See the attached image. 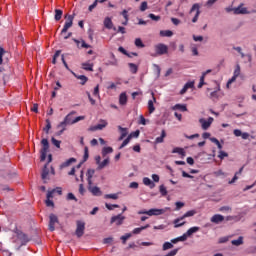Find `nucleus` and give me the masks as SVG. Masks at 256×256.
<instances>
[{"label": "nucleus", "instance_id": "1", "mask_svg": "<svg viewBox=\"0 0 256 256\" xmlns=\"http://www.w3.org/2000/svg\"><path fill=\"white\" fill-rule=\"evenodd\" d=\"M75 112H71L70 114H68L65 118L64 121H62L59 125V127H62V130L58 133V135H62L63 131H65V127H67V125H75V123H79V121H83L85 119V116H78L76 118H73V114Z\"/></svg>", "mask_w": 256, "mask_h": 256}, {"label": "nucleus", "instance_id": "2", "mask_svg": "<svg viewBox=\"0 0 256 256\" xmlns=\"http://www.w3.org/2000/svg\"><path fill=\"white\" fill-rule=\"evenodd\" d=\"M12 242L18 245H27V243H29V237H27L25 233L16 230L13 234Z\"/></svg>", "mask_w": 256, "mask_h": 256}, {"label": "nucleus", "instance_id": "3", "mask_svg": "<svg viewBox=\"0 0 256 256\" xmlns=\"http://www.w3.org/2000/svg\"><path fill=\"white\" fill-rule=\"evenodd\" d=\"M194 215H197V211L189 210L182 217L175 219L173 221L175 229H177L179 227H183V225H185V222H182V224H179V221H183V219H187V217H193Z\"/></svg>", "mask_w": 256, "mask_h": 256}, {"label": "nucleus", "instance_id": "4", "mask_svg": "<svg viewBox=\"0 0 256 256\" xmlns=\"http://www.w3.org/2000/svg\"><path fill=\"white\" fill-rule=\"evenodd\" d=\"M165 213V209L152 208L150 210H140L138 211V215H148L149 217L163 215Z\"/></svg>", "mask_w": 256, "mask_h": 256}, {"label": "nucleus", "instance_id": "5", "mask_svg": "<svg viewBox=\"0 0 256 256\" xmlns=\"http://www.w3.org/2000/svg\"><path fill=\"white\" fill-rule=\"evenodd\" d=\"M41 145H42V148L40 150V153H41L40 159L41 161H45L47 159V153H49V140H47V138H43L41 140Z\"/></svg>", "mask_w": 256, "mask_h": 256}, {"label": "nucleus", "instance_id": "6", "mask_svg": "<svg viewBox=\"0 0 256 256\" xmlns=\"http://www.w3.org/2000/svg\"><path fill=\"white\" fill-rule=\"evenodd\" d=\"M66 22L64 24V27L61 31V33H67V31H69V29H71V27H73V20L75 19V17L73 15H69L67 14L65 16Z\"/></svg>", "mask_w": 256, "mask_h": 256}, {"label": "nucleus", "instance_id": "7", "mask_svg": "<svg viewBox=\"0 0 256 256\" xmlns=\"http://www.w3.org/2000/svg\"><path fill=\"white\" fill-rule=\"evenodd\" d=\"M156 54H151L152 57H157V55H165L169 51V47L165 44H158L155 46Z\"/></svg>", "mask_w": 256, "mask_h": 256}, {"label": "nucleus", "instance_id": "8", "mask_svg": "<svg viewBox=\"0 0 256 256\" xmlns=\"http://www.w3.org/2000/svg\"><path fill=\"white\" fill-rule=\"evenodd\" d=\"M213 121H215V119L213 117H209L208 119H205V118L199 119V123H200L203 131H207V129H209V127H211V125H213Z\"/></svg>", "mask_w": 256, "mask_h": 256}, {"label": "nucleus", "instance_id": "9", "mask_svg": "<svg viewBox=\"0 0 256 256\" xmlns=\"http://www.w3.org/2000/svg\"><path fill=\"white\" fill-rule=\"evenodd\" d=\"M196 11L195 16L192 19V23H197L199 21V16L201 15V5L199 3H195L192 5V8L190 9V13H193Z\"/></svg>", "mask_w": 256, "mask_h": 256}, {"label": "nucleus", "instance_id": "10", "mask_svg": "<svg viewBox=\"0 0 256 256\" xmlns=\"http://www.w3.org/2000/svg\"><path fill=\"white\" fill-rule=\"evenodd\" d=\"M107 125H109V123L107 122V120H103L101 119L99 121V124L95 125V126H91L88 131H103V129H105V127H107Z\"/></svg>", "mask_w": 256, "mask_h": 256}, {"label": "nucleus", "instance_id": "11", "mask_svg": "<svg viewBox=\"0 0 256 256\" xmlns=\"http://www.w3.org/2000/svg\"><path fill=\"white\" fill-rule=\"evenodd\" d=\"M124 221H125V216H123V214H118L116 216L111 217L110 223L111 225L115 223L117 226H119V225H123Z\"/></svg>", "mask_w": 256, "mask_h": 256}, {"label": "nucleus", "instance_id": "12", "mask_svg": "<svg viewBox=\"0 0 256 256\" xmlns=\"http://www.w3.org/2000/svg\"><path fill=\"white\" fill-rule=\"evenodd\" d=\"M88 190L95 197H101V195H103V192H101V189L97 186H93V184H88Z\"/></svg>", "mask_w": 256, "mask_h": 256}, {"label": "nucleus", "instance_id": "13", "mask_svg": "<svg viewBox=\"0 0 256 256\" xmlns=\"http://www.w3.org/2000/svg\"><path fill=\"white\" fill-rule=\"evenodd\" d=\"M85 233V223L83 221H77L76 235L77 237H83Z\"/></svg>", "mask_w": 256, "mask_h": 256}, {"label": "nucleus", "instance_id": "14", "mask_svg": "<svg viewBox=\"0 0 256 256\" xmlns=\"http://www.w3.org/2000/svg\"><path fill=\"white\" fill-rule=\"evenodd\" d=\"M195 87V81L187 82L180 91V95H185L188 89H193Z\"/></svg>", "mask_w": 256, "mask_h": 256}, {"label": "nucleus", "instance_id": "15", "mask_svg": "<svg viewBox=\"0 0 256 256\" xmlns=\"http://www.w3.org/2000/svg\"><path fill=\"white\" fill-rule=\"evenodd\" d=\"M59 220L55 214L50 215L49 229L50 231H55V223H58Z\"/></svg>", "mask_w": 256, "mask_h": 256}, {"label": "nucleus", "instance_id": "16", "mask_svg": "<svg viewBox=\"0 0 256 256\" xmlns=\"http://www.w3.org/2000/svg\"><path fill=\"white\" fill-rule=\"evenodd\" d=\"M157 99H155V96L152 97V100L148 101V113L149 115L155 113V102Z\"/></svg>", "mask_w": 256, "mask_h": 256}, {"label": "nucleus", "instance_id": "17", "mask_svg": "<svg viewBox=\"0 0 256 256\" xmlns=\"http://www.w3.org/2000/svg\"><path fill=\"white\" fill-rule=\"evenodd\" d=\"M223 221H225V217L221 214H216L214 216L211 217V223H223Z\"/></svg>", "mask_w": 256, "mask_h": 256}, {"label": "nucleus", "instance_id": "18", "mask_svg": "<svg viewBox=\"0 0 256 256\" xmlns=\"http://www.w3.org/2000/svg\"><path fill=\"white\" fill-rule=\"evenodd\" d=\"M172 111H181L182 113L187 112L186 104H176L172 107Z\"/></svg>", "mask_w": 256, "mask_h": 256}, {"label": "nucleus", "instance_id": "19", "mask_svg": "<svg viewBox=\"0 0 256 256\" xmlns=\"http://www.w3.org/2000/svg\"><path fill=\"white\" fill-rule=\"evenodd\" d=\"M93 175H95V170L94 169H88L86 173L88 185H93Z\"/></svg>", "mask_w": 256, "mask_h": 256}, {"label": "nucleus", "instance_id": "20", "mask_svg": "<svg viewBox=\"0 0 256 256\" xmlns=\"http://www.w3.org/2000/svg\"><path fill=\"white\" fill-rule=\"evenodd\" d=\"M143 184L146 185V187H149L150 189H155V183L149 177L143 178Z\"/></svg>", "mask_w": 256, "mask_h": 256}, {"label": "nucleus", "instance_id": "21", "mask_svg": "<svg viewBox=\"0 0 256 256\" xmlns=\"http://www.w3.org/2000/svg\"><path fill=\"white\" fill-rule=\"evenodd\" d=\"M119 131L121 132L120 137L118 138V141H123L127 135H129V132L127 131V128H123L121 126H118Z\"/></svg>", "mask_w": 256, "mask_h": 256}, {"label": "nucleus", "instance_id": "22", "mask_svg": "<svg viewBox=\"0 0 256 256\" xmlns=\"http://www.w3.org/2000/svg\"><path fill=\"white\" fill-rule=\"evenodd\" d=\"M74 42L76 43L77 47H82V49H91V45L86 44L85 40L79 41L77 39H74Z\"/></svg>", "mask_w": 256, "mask_h": 256}, {"label": "nucleus", "instance_id": "23", "mask_svg": "<svg viewBox=\"0 0 256 256\" xmlns=\"http://www.w3.org/2000/svg\"><path fill=\"white\" fill-rule=\"evenodd\" d=\"M72 75H74V77L76 79H79V81H81L80 84H82V85H85V83H87V81H89V78H87V76H85V75H77L74 72H72Z\"/></svg>", "mask_w": 256, "mask_h": 256}, {"label": "nucleus", "instance_id": "24", "mask_svg": "<svg viewBox=\"0 0 256 256\" xmlns=\"http://www.w3.org/2000/svg\"><path fill=\"white\" fill-rule=\"evenodd\" d=\"M127 92H122L119 96V105H127Z\"/></svg>", "mask_w": 256, "mask_h": 256}, {"label": "nucleus", "instance_id": "25", "mask_svg": "<svg viewBox=\"0 0 256 256\" xmlns=\"http://www.w3.org/2000/svg\"><path fill=\"white\" fill-rule=\"evenodd\" d=\"M104 27H106V29H113V21L111 20V18L106 17L104 19Z\"/></svg>", "mask_w": 256, "mask_h": 256}, {"label": "nucleus", "instance_id": "26", "mask_svg": "<svg viewBox=\"0 0 256 256\" xmlns=\"http://www.w3.org/2000/svg\"><path fill=\"white\" fill-rule=\"evenodd\" d=\"M166 137H167V132H165V130H162L161 136H159L155 139V143H163V141H165Z\"/></svg>", "mask_w": 256, "mask_h": 256}, {"label": "nucleus", "instance_id": "27", "mask_svg": "<svg viewBox=\"0 0 256 256\" xmlns=\"http://www.w3.org/2000/svg\"><path fill=\"white\" fill-rule=\"evenodd\" d=\"M82 69H84V71H93V63H90V62L82 63Z\"/></svg>", "mask_w": 256, "mask_h": 256}, {"label": "nucleus", "instance_id": "28", "mask_svg": "<svg viewBox=\"0 0 256 256\" xmlns=\"http://www.w3.org/2000/svg\"><path fill=\"white\" fill-rule=\"evenodd\" d=\"M172 153H178V155H181L182 159L185 157V150L180 147H176L172 150Z\"/></svg>", "mask_w": 256, "mask_h": 256}, {"label": "nucleus", "instance_id": "29", "mask_svg": "<svg viewBox=\"0 0 256 256\" xmlns=\"http://www.w3.org/2000/svg\"><path fill=\"white\" fill-rule=\"evenodd\" d=\"M200 227L198 226H194V227H191L190 229L187 230V235L188 237H191V235H193V233H197V231H200Z\"/></svg>", "mask_w": 256, "mask_h": 256}, {"label": "nucleus", "instance_id": "30", "mask_svg": "<svg viewBox=\"0 0 256 256\" xmlns=\"http://www.w3.org/2000/svg\"><path fill=\"white\" fill-rule=\"evenodd\" d=\"M113 152V148L111 147H104L102 149V157H107V155H109V153H112Z\"/></svg>", "mask_w": 256, "mask_h": 256}, {"label": "nucleus", "instance_id": "31", "mask_svg": "<svg viewBox=\"0 0 256 256\" xmlns=\"http://www.w3.org/2000/svg\"><path fill=\"white\" fill-rule=\"evenodd\" d=\"M161 37H173V31L171 30H162L160 31Z\"/></svg>", "mask_w": 256, "mask_h": 256}, {"label": "nucleus", "instance_id": "32", "mask_svg": "<svg viewBox=\"0 0 256 256\" xmlns=\"http://www.w3.org/2000/svg\"><path fill=\"white\" fill-rule=\"evenodd\" d=\"M49 176V169H47V166L44 167L43 171H42V179L44 181V183H47V177Z\"/></svg>", "mask_w": 256, "mask_h": 256}, {"label": "nucleus", "instance_id": "33", "mask_svg": "<svg viewBox=\"0 0 256 256\" xmlns=\"http://www.w3.org/2000/svg\"><path fill=\"white\" fill-rule=\"evenodd\" d=\"M61 17H63V10L56 9L55 10V21H61Z\"/></svg>", "mask_w": 256, "mask_h": 256}, {"label": "nucleus", "instance_id": "34", "mask_svg": "<svg viewBox=\"0 0 256 256\" xmlns=\"http://www.w3.org/2000/svg\"><path fill=\"white\" fill-rule=\"evenodd\" d=\"M107 165H109V158H105L103 160V162H100V164L98 165V169H105V167H107Z\"/></svg>", "mask_w": 256, "mask_h": 256}, {"label": "nucleus", "instance_id": "35", "mask_svg": "<svg viewBox=\"0 0 256 256\" xmlns=\"http://www.w3.org/2000/svg\"><path fill=\"white\" fill-rule=\"evenodd\" d=\"M169 249H173V244L171 242H165L162 246V251H169Z\"/></svg>", "mask_w": 256, "mask_h": 256}, {"label": "nucleus", "instance_id": "36", "mask_svg": "<svg viewBox=\"0 0 256 256\" xmlns=\"http://www.w3.org/2000/svg\"><path fill=\"white\" fill-rule=\"evenodd\" d=\"M232 245L239 247V245H243V236H240L237 240H232Z\"/></svg>", "mask_w": 256, "mask_h": 256}, {"label": "nucleus", "instance_id": "37", "mask_svg": "<svg viewBox=\"0 0 256 256\" xmlns=\"http://www.w3.org/2000/svg\"><path fill=\"white\" fill-rule=\"evenodd\" d=\"M132 236H133V234H131V233H127V234L121 236L120 239H121L123 245H125V243H127V239H131Z\"/></svg>", "mask_w": 256, "mask_h": 256}, {"label": "nucleus", "instance_id": "38", "mask_svg": "<svg viewBox=\"0 0 256 256\" xmlns=\"http://www.w3.org/2000/svg\"><path fill=\"white\" fill-rule=\"evenodd\" d=\"M131 143V136H128L120 145L119 149H123L124 147H127Z\"/></svg>", "mask_w": 256, "mask_h": 256}, {"label": "nucleus", "instance_id": "39", "mask_svg": "<svg viewBox=\"0 0 256 256\" xmlns=\"http://www.w3.org/2000/svg\"><path fill=\"white\" fill-rule=\"evenodd\" d=\"M128 66H129L131 73H134V74L137 73V71H138L137 65H135L134 63H129Z\"/></svg>", "mask_w": 256, "mask_h": 256}, {"label": "nucleus", "instance_id": "40", "mask_svg": "<svg viewBox=\"0 0 256 256\" xmlns=\"http://www.w3.org/2000/svg\"><path fill=\"white\" fill-rule=\"evenodd\" d=\"M51 141L54 147H57V149L61 148V141L55 139L54 137H52Z\"/></svg>", "mask_w": 256, "mask_h": 256}, {"label": "nucleus", "instance_id": "41", "mask_svg": "<svg viewBox=\"0 0 256 256\" xmlns=\"http://www.w3.org/2000/svg\"><path fill=\"white\" fill-rule=\"evenodd\" d=\"M159 191L162 197H165V195H167V187H165V185H160Z\"/></svg>", "mask_w": 256, "mask_h": 256}, {"label": "nucleus", "instance_id": "42", "mask_svg": "<svg viewBox=\"0 0 256 256\" xmlns=\"http://www.w3.org/2000/svg\"><path fill=\"white\" fill-rule=\"evenodd\" d=\"M105 207H106L109 211H113V209H118L119 205L106 203V204H105Z\"/></svg>", "mask_w": 256, "mask_h": 256}, {"label": "nucleus", "instance_id": "43", "mask_svg": "<svg viewBox=\"0 0 256 256\" xmlns=\"http://www.w3.org/2000/svg\"><path fill=\"white\" fill-rule=\"evenodd\" d=\"M135 45H136V47H139L140 49H143V47H145V44H143V41L140 38H137L135 40Z\"/></svg>", "mask_w": 256, "mask_h": 256}, {"label": "nucleus", "instance_id": "44", "mask_svg": "<svg viewBox=\"0 0 256 256\" xmlns=\"http://www.w3.org/2000/svg\"><path fill=\"white\" fill-rule=\"evenodd\" d=\"M235 81H237V76L233 75V77L227 82V85H226L227 89H229V87H231V85L235 83Z\"/></svg>", "mask_w": 256, "mask_h": 256}, {"label": "nucleus", "instance_id": "45", "mask_svg": "<svg viewBox=\"0 0 256 256\" xmlns=\"http://www.w3.org/2000/svg\"><path fill=\"white\" fill-rule=\"evenodd\" d=\"M71 163H75V158L68 159L66 162H64L62 164V167H69V165H71Z\"/></svg>", "mask_w": 256, "mask_h": 256}, {"label": "nucleus", "instance_id": "46", "mask_svg": "<svg viewBox=\"0 0 256 256\" xmlns=\"http://www.w3.org/2000/svg\"><path fill=\"white\" fill-rule=\"evenodd\" d=\"M219 159H225V157H229V154L227 152L220 150L218 154Z\"/></svg>", "mask_w": 256, "mask_h": 256}, {"label": "nucleus", "instance_id": "47", "mask_svg": "<svg viewBox=\"0 0 256 256\" xmlns=\"http://www.w3.org/2000/svg\"><path fill=\"white\" fill-rule=\"evenodd\" d=\"M234 77H238L239 75H241V66L237 65L235 70H234Z\"/></svg>", "mask_w": 256, "mask_h": 256}, {"label": "nucleus", "instance_id": "48", "mask_svg": "<svg viewBox=\"0 0 256 256\" xmlns=\"http://www.w3.org/2000/svg\"><path fill=\"white\" fill-rule=\"evenodd\" d=\"M147 9H148L147 1L142 2L140 5V11L144 12V11H147Z\"/></svg>", "mask_w": 256, "mask_h": 256}, {"label": "nucleus", "instance_id": "49", "mask_svg": "<svg viewBox=\"0 0 256 256\" xmlns=\"http://www.w3.org/2000/svg\"><path fill=\"white\" fill-rule=\"evenodd\" d=\"M139 125H147V119H145V116L140 115V117H139Z\"/></svg>", "mask_w": 256, "mask_h": 256}, {"label": "nucleus", "instance_id": "50", "mask_svg": "<svg viewBox=\"0 0 256 256\" xmlns=\"http://www.w3.org/2000/svg\"><path fill=\"white\" fill-rule=\"evenodd\" d=\"M205 85V75H202L200 77V82L198 84V89H201V87H203Z\"/></svg>", "mask_w": 256, "mask_h": 256}, {"label": "nucleus", "instance_id": "51", "mask_svg": "<svg viewBox=\"0 0 256 256\" xmlns=\"http://www.w3.org/2000/svg\"><path fill=\"white\" fill-rule=\"evenodd\" d=\"M105 199H119V195H117V194H106Z\"/></svg>", "mask_w": 256, "mask_h": 256}, {"label": "nucleus", "instance_id": "52", "mask_svg": "<svg viewBox=\"0 0 256 256\" xmlns=\"http://www.w3.org/2000/svg\"><path fill=\"white\" fill-rule=\"evenodd\" d=\"M50 129H51V121L46 120V126H45V128H44V131H45L46 133H49Z\"/></svg>", "mask_w": 256, "mask_h": 256}, {"label": "nucleus", "instance_id": "53", "mask_svg": "<svg viewBox=\"0 0 256 256\" xmlns=\"http://www.w3.org/2000/svg\"><path fill=\"white\" fill-rule=\"evenodd\" d=\"M219 211H221L222 213L229 212V211H231V207L230 206H222L219 208Z\"/></svg>", "mask_w": 256, "mask_h": 256}, {"label": "nucleus", "instance_id": "54", "mask_svg": "<svg viewBox=\"0 0 256 256\" xmlns=\"http://www.w3.org/2000/svg\"><path fill=\"white\" fill-rule=\"evenodd\" d=\"M0 251H2L3 256H11V252L3 250V244L0 243Z\"/></svg>", "mask_w": 256, "mask_h": 256}, {"label": "nucleus", "instance_id": "55", "mask_svg": "<svg viewBox=\"0 0 256 256\" xmlns=\"http://www.w3.org/2000/svg\"><path fill=\"white\" fill-rule=\"evenodd\" d=\"M129 12L127 10H123L121 15L125 19V21H129Z\"/></svg>", "mask_w": 256, "mask_h": 256}, {"label": "nucleus", "instance_id": "56", "mask_svg": "<svg viewBox=\"0 0 256 256\" xmlns=\"http://www.w3.org/2000/svg\"><path fill=\"white\" fill-rule=\"evenodd\" d=\"M148 17L152 19V21H159L161 16H155V14H149Z\"/></svg>", "mask_w": 256, "mask_h": 256}, {"label": "nucleus", "instance_id": "57", "mask_svg": "<svg viewBox=\"0 0 256 256\" xmlns=\"http://www.w3.org/2000/svg\"><path fill=\"white\" fill-rule=\"evenodd\" d=\"M141 231H143V228L142 227H139V228H135L132 233L133 235H139L141 234Z\"/></svg>", "mask_w": 256, "mask_h": 256}, {"label": "nucleus", "instance_id": "58", "mask_svg": "<svg viewBox=\"0 0 256 256\" xmlns=\"http://www.w3.org/2000/svg\"><path fill=\"white\" fill-rule=\"evenodd\" d=\"M98 3H99V0H95L94 3L89 6V8H88L89 11H93V9H95V7H97Z\"/></svg>", "mask_w": 256, "mask_h": 256}, {"label": "nucleus", "instance_id": "59", "mask_svg": "<svg viewBox=\"0 0 256 256\" xmlns=\"http://www.w3.org/2000/svg\"><path fill=\"white\" fill-rule=\"evenodd\" d=\"M185 207V203L183 202H176V211H179V209Z\"/></svg>", "mask_w": 256, "mask_h": 256}, {"label": "nucleus", "instance_id": "60", "mask_svg": "<svg viewBox=\"0 0 256 256\" xmlns=\"http://www.w3.org/2000/svg\"><path fill=\"white\" fill-rule=\"evenodd\" d=\"M188 237H189V235H187V232H186L182 236L178 237V240L179 241H187Z\"/></svg>", "mask_w": 256, "mask_h": 256}, {"label": "nucleus", "instance_id": "61", "mask_svg": "<svg viewBox=\"0 0 256 256\" xmlns=\"http://www.w3.org/2000/svg\"><path fill=\"white\" fill-rule=\"evenodd\" d=\"M46 206L47 207H53L54 206L53 200H51V198L46 199Z\"/></svg>", "mask_w": 256, "mask_h": 256}, {"label": "nucleus", "instance_id": "62", "mask_svg": "<svg viewBox=\"0 0 256 256\" xmlns=\"http://www.w3.org/2000/svg\"><path fill=\"white\" fill-rule=\"evenodd\" d=\"M191 49H192V55H194V56H197V55H199V51L197 50V46H192L191 47Z\"/></svg>", "mask_w": 256, "mask_h": 256}, {"label": "nucleus", "instance_id": "63", "mask_svg": "<svg viewBox=\"0 0 256 256\" xmlns=\"http://www.w3.org/2000/svg\"><path fill=\"white\" fill-rule=\"evenodd\" d=\"M233 134L235 135V137H241V135L243 134V132H241V130L239 129H235L233 131Z\"/></svg>", "mask_w": 256, "mask_h": 256}, {"label": "nucleus", "instance_id": "64", "mask_svg": "<svg viewBox=\"0 0 256 256\" xmlns=\"http://www.w3.org/2000/svg\"><path fill=\"white\" fill-rule=\"evenodd\" d=\"M93 95H94V97H99V85H97L94 88Z\"/></svg>", "mask_w": 256, "mask_h": 256}]
</instances>
